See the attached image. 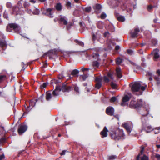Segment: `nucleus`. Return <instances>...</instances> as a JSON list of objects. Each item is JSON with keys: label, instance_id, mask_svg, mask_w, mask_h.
Returning <instances> with one entry per match:
<instances>
[{"label": "nucleus", "instance_id": "nucleus-1", "mask_svg": "<svg viewBox=\"0 0 160 160\" xmlns=\"http://www.w3.org/2000/svg\"><path fill=\"white\" fill-rule=\"evenodd\" d=\"M110 136L112 139L118 141L120 139L124 138L125 135L122 129H118L115 131H112Z\"/></svg>", "mask_w": 160, "mask_h": 160}, {"label": "nucleus", "instance_id": "nucleus-2", "mask_svg": "<svg viewBox=\"0 0 160 160\" xmlns=\"http://www.w3.org/2000/svg\"><path fill=\"white\" fill-rule=\"evenodd\" d=\"M143 104V102L142 99H138L137 102L132 100L131 101L129 106L131 108L138 109L142 107Z\"/></svg>", "mask_w": 160, "mask_h": 160}, {"label": "nucleus", "instance_id": "nucleus-3", "mask_svg": "<svg viewBox=\"0 0 160 160\" xmlns=\"http://www.w3.org/2000/svg\"><path fill=\"white\" fill-rule=\"evenodd\" d=\"M95 56L98 58L96 60L93 61L92 63V66L95 68H99L100 65L101 60L100 58H99V55L98 53L93 54V57L94 58Z\"/></svg>", "mask_w": 160, "mask_h": 160}, {"label": "nucleus", "instance_id": "nucleus-4", "mask_svg": "<svg viewBox=\"0 0 160 160\" xmlns=\"http://www.w3.org/2000/svg\"><path fill=\"white\" fill-rule=\"evenodd\" d=\"M132 96L131 93H128V95H125L123 97L122 99V102L121 103V105L122 106H125L126 105V102L128 101Z\"/></svg>", "mask_w": 160, "mask_h": 160}, {"label": "nucleus", "instance_id": "nucleus-5", "mask_svg": "<svg viewBox=\"0 0 160 160\" xmlns=\"http://www.w3.org/2000/svg\"><path fill=\"white\" fill-rule=\"evenodd\" d=\"M53 9L48 8L42 11V13L43 14H44L50 18H52L53 16V12H52V10Z\"/></svg>", "mask_w": 160, "mask_h": 160}, {"label": "nucleus", "instance_id": "nucleus-6", "mask_svg": "<svg viewBox=\"0 0 160 160\" xmlns=\"http://www.w3.org/2000/svg\"><path fill=\"white\" fill-rule=\"evenodd\" d=\"M18 28V25L16 23H12L9 24L6 28L7 32H11L12 30H15Z\"/></svg>", "mask_w": 160, "mask_h": 160}, {"label": "nucleus", "instance_id": "nucleus-7", "mask_svg": "<svg viewBox=\"0 0 160 160\" xmlns=\"http://www.w3.org/2000/svg\"><path fill=\"white\" fill-rule=\"evenodd\" d=\"M141 84L139 82H135L131 87V90L133 92H138L140 89Z\"/></svg>", "mask_w": 160, "mask_h": 160}, {"label": "nucleus", "instance_id": "nucleus-8", "mask_svg": "<svg viewBox=\"0 0 160 160\" xmlns=\"http://www.w3.org/2000/svg\"><path fill=\"white\" fill-rule=\"evenodd\" d=\"M27 129V127L25 125H19L18 132L19 135H20L24 133Z\"/></svg>", "mask_w": 160, "mask_h": 160}, {"label": "nucleus", "instance_id": "nucleus-9", "mask_svg": "<svg viewBox=\"0 0 160 160\" xmlns=\"http://www.w3.org/2000/svg\"><path fill=\"white\" fill-rule=\"evenodd\" d=\"M58 22L60 24H63L64 25H67L68 24V19L66 17L60 16L58 19Z\"/></svg>", "mask_w": 160, "mask_h": 160}, {"label": "nucleus", "instance_id": "nucleus-10", "mask_svg": "<svg viewBox=\"0 0 160 160\" xmlns=\"http://www.w3.org/2000/svg\"><path fill=\"white\" fill-rule=\"evenodd\" d=\"M62 90L61 86L57 85L55 89L52 92V94L53 97H56L59 95V92Z\"/></svg>", "mask_w": 160, "mask_h": 160}, {"label": "nucleus", "instance_id": "nucleus-11", "mask_svg": "<svg viewBox=\"0 0 160 160\" xmlns=\"http://www.w3.org/2000/svg\"><path fill=\"white\" fill-rule=\"evenodd\" d=\"M114 112V108L111 106L108 107L106 110V113L109 116L113 115Z\"/></svg>", "mask_w": 160, "mask_h": 160}, {"label": "nucleus", "instance_id": "nucleus-12", "mask_svg": "<svg viewBox=\"0 0 160 160\" xmlns=\"http://www.w3.org/2000/svg\"><path fill=\"white\" fill-rule=\"evenodd\" d=\"M64 77L62 74H60L58 77V79H54L52 80L51 81V83H54L56 84H57L59 83H61L62 82L61 79Z\"/></svg>", "mask_w": 160, "mask_h": 160}, {"label": "nucleus", "instance_id": "nucleus-13", "mask_svg": "<svg viewBox=\"0 0 160 160\" xmlns=\"http://www.w3.org/2000/svg\"><path fill=\"white\" fill-rule=\"evenodd\" d=\"M44 95L43 94H42V95L40 96V97L38 98V99H36L35 102L33 100H30L29 101V105H31L32 107H34L35 106L36 103L39 100H40L41 101H42V99H43V97Z\"/></svg>", "mask_w": 160, "mask_h": 160}, {"label": "nucleus", "instance_id": "nucleus-14", "mask_svg": "<svg viewBox=\"0 0 160 160\" xmlns=\"http://www.w3.org/2000/svg\"><path fill=\"white\" fill-rule=\"evenodd\" d=\"M140 32V30L139 28H135L134 31L131 32V37L132 38H137L138 37V34Z\"/></svg>", "mask_w": 160, "mask_h": 160}, {"label": "nucleus", "instance_id": "nucleus-15", "mask_svg": "<svg viewBox=\"0 0 160 160\" xmlns=\"http://www.w3.org/2000/svg\"><path fill=\"white\" fill-rule=\"evenodd\" d=\"M108 132L106 127L105 126L103 130L100 132V135L102 138L106 137L108 136Z\"/></svg>", "mask_w": 160, "mask_h": 160}, {"label": "nucleus", "instance_id": "nucleus-16", "mask_svg": "<svg viewBox=\"0 0 160 160\" xmlns=\"http://www.w3.org/2000/svg\"><path fill=\"white\" fill-rule=\"evenodd\" d=\"M153 129L152 127L151 126H147L146 127H143L141 131H144L147 133H148L152 131Z\"/></svg>", "mask_w": 160, "mask_h": 160}, {"label": "nucleus", "instance_id": "nucleus-17", "mask_svg": "<svg viewBox=\"0 0 160 160\" xmlns=\"http://www.w3.org/2000/svg\"><path fill=\"white\" fill-rule=\"evenodd\" d=\"M159 52V50L158 49H155L153 51L152 53L154 55V58L155 61H156V59H158L160 57L158 54Z\"/></svg>", "mask_w": 160, "mask_h": 160}, {"label": "nucleus", "instance_id": "nucleus-18", "mask_svg": "<svg viewBox=\"0 0 160 160\" xmlns=\"http://www.w3.org/2000/svg\"><path fill=\"white\" fill-rule=\"evenodd\" d=\"M62 90L63 92H68L70 90L71 87L70 86H67L63 84L61 87Z\"/></svg>", "mask_w": 160, "mask_h": 160}, {"label": "nucleus", "instance_id": "nucleus-19", "mask_svg": "<svg viewBox=\"0 0 160 160\" xmlns=\"http://www.w3.org/2000/svg\"><path fill=\"white\" fill-rule=\"evenodd\" d=\"M117 77L119 78H121L122 77L121 70L120 67H117L116 69Z\"/></svg>", "mask_w": 160, "mask_h": 160}, {"label": "nucleus", "instance_id": "nucleus-20", "mask_svg": "<svg viewBox=\"0 0 160 160\" xmlns=\"http://www.w3.org/2000/svg\"><path fill=\"white\" fill-rule=\"evenodd\" d=\"M51 91H47L46 93V99L47 101H49L53 96L52 94L50 92Z\"/></svg>", "mask_w": 160, "mask_h": 160}, {"label": "nucleus", "instance_id": "nucleus-21", "mask_svg": "<svg viewBox=\"0 0 160 160\" xmlns=\"http://www.w3.org/2000/svg\"><path fill=\"white\" fill-rule=\"evenodd\" d=\"M140 148L141 150L140 151V152L139 153L138 155L137 156L136 160H140V156L142 155L143 153V152L145 149V147L143 146H142Z\"/></svg>", "mask_w": 160, "mask_h": 160}, {"label": "nucleus", "instance_id": "nucleus-22", "mask_svg": "<svg viewBox=\"0 0 160 160\" xmlns=\"http://www.w3.org/2000/svg\"><path fill=\"white\" fill-rule=\"evenodd\" d=\"M101 8V6L100 4H97L93 7V8L95 11L97 13H98L100 11Z\"/></svg>", "mask_w": 160, "mask_h": 160}, {"label": "nucleus", "instance_id": "nucleus-23", "mask_svg": "<svg viewBox=\"0 0 160 160\" xmlns=\"http://www.w3.org/2000/svg\"><path fill=\"white\" fill-rule=\"evenodd\" d=\"M107 2L110 5H111L113 7L118 6L117 2L116 3L114 0H108Z\"/></svg>", "mask_w": 160, "mask_h": 160}, {"label": "nucleus", "instance_id": "nucleus-24", "mask_svg": "<svg viewBox=\"0 0 160 160\" xmlns=\"http://www.w3.org/2000/svg\"><path fill=\"white\" fill-rule=\"evenodd\" d=\"M123 126L126 130L129 133L131 132V128L128 124L125 123L123 124Z\"/></svg>", "mask_w": 160, "mask_h": 160}, {"label": "nucleus", "instance_id": "nucleus-25", "mask_svg": "<svg viewBox=\"0 0 160 160\" xmlns=\"http://www.w3.org/2000/svg\"><path fill=\"white\" fill-rule=\"evenodd\" d=\"M74 42H75L78 45L80 46H81L82 47H84V43L83 42L78 41L77 39L75 40Z\"/></svg>", "mask_w": 160, "mask_h": 160}, {"label": "nucleus", "instance_id": "nucleus-26", "mask_svg": "<svg viewBox=\"0 0 160 160\" xmlns=\"http://www.w3.org/2000/svg\"><path fill=\"white\" fill-rule=\"evenodd\" d=\"M56 9L58 11H61L62 9V5L60 3H58L55 6Z\"/></svg>", "mask_w": 160, "mask_h": 160}, {"label": "nucleus", "instance_id": "nucleus-27", "mask_svg": "<svg viewBox=\"0 0 160 160\" xmlns=\"http://www.w3.org/2000/svg\"><path fill=\"white\" fill-rule=\"evenodd\" d=\"M122 59L119 57L117 58L115 60L116 64L117 65L120 64L122 62Z\"/></svg>", "mask_w": 160, "mask_h": 160}, {"label": "nucleus", "instance_id": "nucleus-28", "mask_svg": "<svg viewBox=\"0 0 160 160\" xmlns=\"http://www.w3.org/2000/svg\"><path fill=\"white\" fill-rule=\"evenodd\" d=\"M79 71L78 70L75 69L72 70L71 73V74L73 76H76L79 73Z\"/></svg>", "mask_w": 160, "mask_h": 160}, {"label": "nucleus", "instance_id": "nucleus-29", "mask_svg": "<svg viewBox=\"0 0 160 160\" xmlns=\"http://www.w3.org/2000/svg\"><path fill=\"white\" fill-rule=\"evenodd\" d=\"M7 45L5 42H3L2 41H0V46L4 50L3 48L4 47H6Z\"/></svg>", "mask_w": 160, "mask_h": 160}, {"label": "nucleus", "instance_id": "nucleus-30", "mask_svg": "<svg viewBox=\"0 0 160 160\" xmlns=\"http://www.w3.org/2000/svg\"><path fill=\"white\" fill-rule=\"evenodd\" d=\"M97 33H96L95 34H93L92 36V40L94 41L95 40H98V36H97Z\"/></svg>", "mask_w": 160, "mask_h": 160}, {"label": "nucleus", "instance_id": "nucleus-31", "mask_svg": "<svg viewBox=\"0 0 160 160\" xmlns=\"http://www.w3.org/2000/svg\"><path fill=\"white\" fill-rule=\"evenodd\" d=\"M117 19L118 21L121 22H123L125 20L124 17L122 16L118 17L117 18Z\"/></svg>", "mask_w": 160, "mask_h": 160}, {"label": "nucleus", "instance_id": "nucleus-32", "mask_svg": "<svg viewBox=\"0 0 160 160\" xmlns=\"http://www.w3.org/2000/svg\"><path fill=\"white\" fill-rule=\"evenodd\" d=\"M30 6V4L28 2H25L23 4L24 7L27 9V10H28V8Z\"/></svg>", "mask_w": 160, "mask_h": 160}, {"label": "nucleus", "instance_id": "nucleus-33", "mask_svg": "<svg viewBox=\"0 0 160 160\" xmlns=\"http://www.w3.org/2000/svg\"><path fill=\"white\" fill-rule=\"evenodd\" d=\"M48 56L49 58H52L51 55L50 54V53L49 52L44 53L43 55V57L46 58V57H47Z\"/></svg>", "mask_w": 160, "mask_h": 160}, {"label": "nucleus", "instance_id": "nucleus-34", "mask_svg": "<svg viewBox=\"0 0 160 160\" xmlns=\"http://www.w3.org/2000/svg\"><path fill=\"white\" fill-rule=\"evenodd\" d=\"M102 86V83L101 82H97L95 84L96 88L99 89Z\"/></svg>", "mask_w": 160, "mask_h": 160}, {"label": "nucleus", "instance_id": "nucleus-35", "mask_svg": "<svg viewBox=\"0 0 160 160\" xmlns=\"http://www.w3.org/2000/svg\"><path fill=\"white\" fill-rule=\"evenodd\" d=\"M91 7L89 6L85 8L84 9V11L86 12H89L91 11Z\"/></svg>", "mask_w": 160, "mask_h": 160}, {"label": "nucleus", "instance_id": "nucleus-36", "mask_svg": "<svg viewBox=\"0 0 160 160\" xmlns=\"http://www.w3.org/2000/svg\"><path fill=\"white\" fill-rule=\"evenodd\" d=\"M141 160H149L148 157L145 154L143 155V157L141 158Z\"/></svg>", "mask_w": 160, "mask_h": 160}, {"label": "nucleus", "instance_id": "nucleus-37", "mask_svg": "<svg viewBox=\"0 0 160 160\" xmlns=\"http://www.w3.org/2000/svg\"><path fill=\"white\" fill-rule=\"evenodd\" d=\"M117 158V156L115 155H111L108 157L109 160H113Z\"/></svg>", "mask_w": 160, "mask_h": 160}, {"label": "nucleus", "instance_id": "nucleus-38", "mask_svg": "<svg viewBox=\"0 0 160 160\" xmlns=\"http://www.w3.org/2000/svg\"><path fill=\"white\" fill-rule=\"evenodd\" d=\"M107 76L108 78H110L112 80L113 79V74L111 72H108L107 73Z\"/></svg>", "mask_w": 160, "mask_h": 160}, {"label": "nucleus", "instance_id": "nucleus-39", "mask_svg": "<svg viewBox=\"0 0 160 160\" xmlns=\"http://www.w3.org/2000/svg\"><path fill=\"white\" fill-rule=\"evenodd\" d=\"M110 85L112 88L113 89H115L117 86V85L112 82H111Z\"/></svg>", "mask_w": 160, "mask_h": 160}, {"label": "nucleus", "instance_id": "nucleus-40", "mask_svg": "<svg viewBox=\"0 0 160 160\" xmlns=\"http://www.w3.org/2000/svg\"><path fill=\"white\" fill-rule=\"evenodd\" d=\"M88 76L87 74H83L81 76L83 81H85L88 78Z\"/></svg>", "mask_w": 160, "mask_h": 160}, {"label": "nucleus", "instance_id": "nucleus-41", "mask_svg": "<svg viewBox=\"0 0 160 160\" xmlns=\"http://www.w3.org/2000/svg\"><path fill=\"white\" fill-rule=\"evenodd\" d=\"M100 17L102 19H104L107 17V15L104 12H103L101 14Z\"/></svg>", "mask_w": 160, "mask_h": 160}, {"label": "nucleus", "instance_id": "nucleus-42", "mask_svg": "<svg viewBox=\"0 0 160 160\" xmlns=\"http://www.w3.org/2000/svg\"><path fill=\"white\" fill-rule=\"evenodd\" d=\"M103 79L104 81L106 82H108L110 81L109 78L106 76H104Z\"/></svg>", "mask_w": 160, "mask_h": 160}, {"label": "nucleus", "instance_id": "nucleus-43", "mask_svg": "<svg viewBox=\"0 0 160 160\" xmlns=\"http://www.w3.org/2000/svg\"><path fill=\"white\" fill-rule=\"evenodd\" d=\"M152 8H153L152 6V5H150L148 6L147 10L149 12H150L151 11L152 9Z\"/></svg>", "mask_w": 160, "mask_h": 160}, {"label": "nucleus", "instance_id": "nucleus-44", "mask_svg": "<svg viewBox=\"0 0 160 160\" xmlns=\"http://www.w3.org/2000/svg\"><path fill=\"white\" fill-rule=\"evenodd\" d=\"M48 85V83H44L42 84L40 86V88H45Z\"/></svg>", "mask_w": 160, "mask_h": 160}, {"label": "nucleus", "instance_id": "nucleus-45", "mask_svg": "<svg viewBox=\"0 0 160 160\" xmlns=\"http://www.w3.org/2000/svg\"><path fill=\"white\" fill-rule=\"evenodd\" d=\"M116 99L117 98L115 97H112L111 98L110 101L111 102H113L116 101Z\"/></svg>", "mask_w": 160, "mask_h": 160}, {"label": "nucleus", "instance_id": "nucleus-46", "mask_svg": "<svg viewBox=\"0 0 160 160\" xmlns=\"http://www.w3.org/2000/svg\"><path fill=\"white\" fill-rule=\"evenodd\" d=\"M6 7L8 8H11L12 7V4L10 2H7L6 3Z\"/></svg>", "mask_w": 160, "mask_h": 160}, {"label": "nucleus", "instance_id": "nucleus-47", "mask_svg": "<svg viewBox=\"0 0 160 160\" xmlns=\"http://www.w3.org/2000/svg\"><path fill=\"white\" fill-rule=\"evenodd\" d=\"M127 51V53L130 55H132L133 53V51L131 49H128Z\"/></svg>", "mask_w": 160, "mask_h": 160}, {"label": "nucleus", "instance_id": "nucleus-48", "mask_svg": "<svg viewBox=\"0 0 160 160\" xmlns=\"http://www.w3.org/2000/svg\"><path fill=\"white\" fill-rule=\"evenodd\" d=\"M71 3L70 2L68 1L67 2L66 4V6L68 8H70L71 7Z\"/></svg>", "mask_w": 160, "mask_h": 160}, {"label": "nucleus", "instance_id": "nucleus-49", "mask_svg": "<svg viewBox=\"0 0 160 160\" xmlns=\"http://www.w3.org/2000/svg\"><path fill=\"white\" fill-rule=\"evenodd\" d=\"M33 13L34 14L38 15L39 13V11L38 10L36 9L34 12H33Z\"/></svg>", "mask_w": 160, "mask_h": 160}, {"label": "nucleus", "instance_id": "nucleus-50", "mask_svg": "<svg viewBox=\"0 0 160 160\" xmlns=\"http://www.w3.org/2000/svg\"><path fill=\"white\" fill-rule=\"evenodd\" d=\"M74 90L75 91H76L78 93L79 92V88L77 86H75L74 87Z\"/></svg>", "mask_w": 160, "mask_h": 160}, {"label": "nucleus", "instance_id": "nucleus-51", "mask_svg": "<svg viewBox=\"0 0 160 160\" xmlns=\"http://www.w3.org/2000/svg\"><path fill=\"white\" fill-rule=\"evenodd\" d=\"M95 80L97 82H101L102 79L100 78L97 77L95 78Z\"/></svg>", "mask_w": 160, "mask_h": 160}, {"label": "nucleus", "instance_id": "nucleus-52", "mask_svg": "<svg viewBox=\"0 0 160 160\" xmlns=\"http://www.w3.org/2000/svg\"><path fill=\"white\" fill-rule=\"evenodd\" d=\"M152 43L154 45H155L157 43V41L155 39H152L151 40Z\"/></svg>", "mask_w": 160, "mask_h": 160}, {"label": "nucleus", "instance_id": "nucleus-53", "mask_svg": "<svg viewBox=\"0 0 160 160\" xmlns=\"http://www.w3.org/2000/svg\"><path fill=\"white\" fill-rule=\"evenodd\" d=\"M155 157L158 160H160V155L158 154H156Z\"/></svg>", "mask_w": 160, "mask_h": 160}, {"label": "nucleus", "instance_id": "nucleus-54", "mask_svg": "<svg viewBox=\"0 0 160 160\" xmlns=\"http://www.w3.org/2000/svg\"><path fill=\"white\" fill-rule=\"evenodd\" d=\"M6 140L5 138L2 137L0 139V142L2 143L6 141Z\"/></svg>", "mask_w": 160, "mask_h": 160}, {"label": "nucleus", "instance_id": "nucleus-55", "mask_svg": "<svg viewBox=\"0 0 160 160\" xmlns=\"http://www.w3.org/2000/svg\"><path fill=\"white\" fill-rule=\"evenodd\" d=\"M5 77V75H0V83H1L3 80V78Z\"/></svg>", "mask_w": 160, "mask_h": 160}, {"label": "nucleus", "instance_id": "nucleus-56", "mask_svg": "<svg viewBox=\"0 0 160 160\" xmlns=\"http://www.w3.org/2000/svg\"><path fill=\"white\" fill-rule=\"evenodd\" d=\"M147 87V85H146L145 86H141L140 89L142 91H144L146 89V88Z\"/></svg>", "mask_w": 160, "mask_h": 160}, {"label": "nucleus", "instance_id": "nucleus-57", "mask_svg": "<svg viewBox=\"0 0 160 160\" xmlns=\"http://www.w3.org/2000/svg\"><path fill=\"white\" fill-rule=\"evenodd\" d=\"M3 17L4 18H6L8 19V17L7 15V13L6 12H4L3 14Z\"/></svg>", "mask_w": 160, "mask_h": 160}, {"label": "nucleus", "instance_id": "nucleus-58", "mask_svg": "<svg viewBox=\"0 0 160 160\" xmlns=\"http://www.w3.org/2000/svg\"><path fill=\"white\" fill-rule=\"evenodd\" d=\"M146 113L145 114H142V115L143 116H147L149 114V111L148 110H146Z\"/></svg>", "mask_w": 160, "mask_h": 160}, {"label": "nucleus", "instance_id": "nucleus-59", "mask_svg": "<svg viewBox=\"0 0 160 160\" xmlns=\"http://www.w3.org/2000/svg\"><path fill=\"white\" fill-rule=\"evenodd\" d=\"M5 158V156L3 154H2L0 156V160H2Z\"/></svg>", "mask_w": 160, "mask_h": 160}, {"label": "nucleus", "instance_id": "nucleus-60", "mask_svg": "<svg viewBox=\"0 0 160 160\" xmlns=\"http://www.w3.org/2000/svg\"><path fill=\"white\" fill-rule=\"evenodd\" d=\"M72 25V24H70L68 25L67 27V28L68 30H69L70 29Z\"/></svg>", "mask_w": 160, "mask_h": 160}, {"label": "nucleus", "instance_id": "nucleus-61", "mask_svg": "<svg viewBox=\"0 0 160 160\" xmlns=\"http://www.w3.org/2000/svg\"><path fill=\"white\" fill-rule=\"evenodd\" d=\"M109 34H110V33L108 32H105L104 33V37H106Z\"/></svg>", "mask_w": 160, "mask_h": 160}, {"label": "nucleus", "instance_id": "nucleus-62", "mask_svg": "<svg viewBox=\"0 0 160 160\" xmlns=\"http://www.w3.org/2000/svg\"><path fill=\"white\" fill-rule=\"evenodd\" d=\"M154 79L156 81H158V80H160V78L158 76H155L154 78Z\"/></svg>", "mask_w": 160, "mask_h": 160}, {"label": "nucleus", "instance_id": "nucleus-63", "mask_svg": "<svg viewBox=\"0 0 160 160\" xmlns=\"http://www.w3.org/2000/svg\"><path fill=\"white\" fill-rule=\"evenodd\" d=\"M89 69L88 68H83L82 69V72H84L85 71L88 70Z\"/></svg>", "mask_w": 160, "mask_h": 160}, {"label": "nucleus", "instance_id": "nucleus-64", "mask_svg": "<svg viewBox=\"0 0 160 160\" xmlns=\"http://www.w3.org/2000/svg\"><path fill=\"white\" fill-rule=\"evenodd\" d=\"M120 48V47L119 46H116L115 47V49L116 50H118Z\"/></svg>", "mask_w": 160, "mask_h": 160}]
</instances>
